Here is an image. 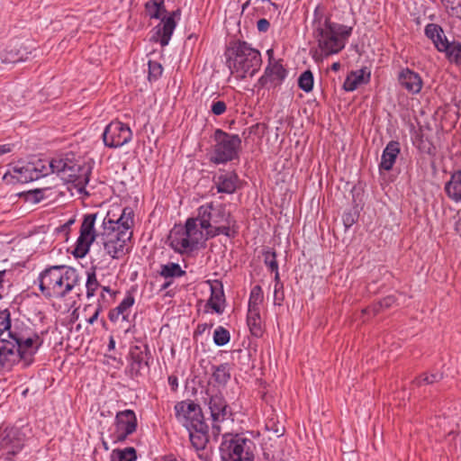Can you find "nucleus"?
<instances>
[{
    "instance_id": "nucleus-38",
    "label": "nucleus",
    "mask_w": 461,
    "mask_h": 461,
    "mask_svg": "<svg viewBox=\"0 0 461 461\" xmlns=\"http://www.w3.org/2000/svg\"><path fill=\"white\" fill-rule=\"evenodd\" d=\"M264 299L263 291L260 285H255L250 292L249 308H259Z\"/></svg>"
},
{
    "instance_id": "nucleus-20",
    "label": "nucleus",
    "mask_w": 461,
    "mask_h": 461,
    "mask_svg": "<svg viewBox=\"0 0 461 461\" xmlns=\"http://www.w3.org/2000/svg\"><path fill=\"white\" fill-rule=\"evenodd\" d=\"M369 81L370 72L366 71V68L353 70L348 74L343 84V89L347 92H353Z\"/></svg>"
},
{
    "instance_id": "nucleus-10",
    "label": "nucleus",
    "mask_w": 461,
    "mask_h": 461,
    "mask_svg": "<svg viewBox=\"0 0 461 461\" xmlns=\"http://www.w3.org/2000/svg\"><path fill=\"white\" fill-rule=\"evenodd\" d=\"M145 11L150 18L159 19L161 23L157 26V34L159 37V42L162 47L167 46L171 39L173 32L176 28V21L174 15L178 13L173 12L168 16H163L167 13L164 0H149L145 4Z\"/></svg>"
},
{
    "instance_id": "nucleus-2",
    "label": "nucleus",
    "mask_w": 461,
    "mask_h": 461,
    "mask_svg": "<svg viewBox=\"0 0 461 461\" xmlns=\"http://www.w3.org/2000/svg\"><path fill=\"white\" fill-rule=\"evenodd\" d=\"M10 329V311L0 307V366L9 370L21 361L24 366H30L41 339L36 334L25 336Z\"/></svg>"
},
{
    "instance_id": "nucleus-60",
    "label": "nucleus",
    "mask_w": 461,
    "mask_h": 461,
    "mask_svg": "<svg viewBox=\"0 0 461 461\" xmlns=\"http://www.w3.org/2000/svg\"><path fill=\"white\" fill-rule=\"evenodd\" d=\"M344 222L346 226H351L352 223L354 222V220H350L349 217L347 216L344 218Z\"/></svg>"
},
{
    "instance_id": "nucleus-35",
    "label": "nucleus",
    "mask_w": 461,
    "mask_h": 461,
    "mask_svg": "<svg viewBox=\"0 0 461 461\" xmlns=\"http://www.w3.org/2000/svg\"><path fill=\"white\" fill-rule=\"evenodd\" d=\"M265 427L267 430L272 432L276 437H281L285 432L284 425L275 415L267 419Z\"/></svg>"
},
{
    "instance_id": "nucleus-44",
    "label": "nucleus",
    "mask_w": 461,
    "mask_h": 461,
    "mask_svg": "<svg viewBox=\"0 0 461 461\" xmlns=\"http://www.w3.org/2000/svg\"><path fill=\"white\" fill-rule=\"evenodd\" d=\"M7 271L0 270V300L4 298L5 294L6 292V285H8L9 281L6 279Z\"/></svg>"
},
{
    "instance_id": "nucleus-46",
    "label": "nucleus",
    "mask_w": 461,
    "mask_h": 461,
    "mask_svg": "<svg viewBox=\"0 0 461 461\" xmlns=\"http://www.w3.org/2000/svg\"><path fill=\"white\" fill-rule=\"evenodd\" d=\"M97 285L95 275L88 273V298L93 295V292Z\"/></svg>"
},
{
    "instance_id": "nucleus-25",
    "label": "nucleus",
    "mask_w": 461,
    "mask_h": 461,
    "mask_svg": "<svg viewBox=\"0 0 461 461\" xmlns=\"http://www.w3.org/2000/svg\"><path fill=\"white\" fill-rule=\"evenodd\" d=\"M224 292L221 283L215 282L211 284V296L207 302L209 305L215 312L221 314L224 311Z\"/></svg>"
},
{
    "instance_id": "nucleus-63",
    "label": "nucleus",
    "mask_w": 461,
    "mask_h": 461,
    "mask_svg": "<svg viewBox=\"0 0 461 461\" xmlns=\"http://www.w3.org/2000/svg\"><path fill=\"white\" fill-rule=\"evenodd\" d=\"M79 190H80V192L86 194V191L85 190V186H82Z\"/></svg>"
},
{
    "instance_id": "nucleus-18",
    "label": "nucleus",
    "mask_w": 461,
    "mask_h": 461,
    "mask_svg": "<svg viewBox=\"0 0 461 461\" xmlns=\"http://www.w3.org/2000/svg\"><path fill=\"white\" fill-rule=\"evenodd\" d=\"M148 355L147 349L142 350L139 346H134L131 348L130 368L132 374L140 375L149 369Z\"/></svg>"
},
{
    "instance_id": "nucleus-16",
    "label": "nucleus",
    "mask_w": 461,
    "mask_h": 461,
    "mask_svg": "<svg viewBox=\"0 0 461 461\" xmlns=\"http://www.w3.org/2000/svg\"><path fill=\"white\" fill-rule=\"evenodd\" d=\"M399 84L411 94H419L422 88L420 76L409 68L402 69L398 76Z\"/></svg>"
},
{
    "instance_id": "nucleus-53",
    "label": "nucleus",
    "mask_w": 461,
    "mask_h": 461,
    "mask_svg": "<svg viewBox=\"0 0 461 461\" xmlns=\"http://www.w3.org/2000/svg\"><path fill=\"white\" fill-rule=\"evenodd\" d=\"M275 273V294L276 295V286L280 285V287H283V285L280 281V276H279V272H278V269L277 270H275L273 271Z\"/></svg>"
},
{
    "instance_id": "nucleus-14",
    "label": "nucleus",
    "mask_w": 461,
    "mask_h": 461,
    "mask_svg": "<svg viewBox=\"0 0 461 461\" xmlns=\"http://www.w3.org/2000/svg\"><path fill=\"white\" fill-rule=\"evenodd\" d=\"M25 434L16 427L0 426V447L7 451L8 456H14L23 447Z\"/></svg>"
},
{
    "instance_id": "nucleus-57",
    "label": "nucleus",
    "mask_w": 461,
    "mask_h": 461,
    "mask_svg": "<svg viewBox=\"0 0 461 461\" xmlns=\"http://www.w3.org/2000/svg\"><path fill=\"white\" fill-rule=\"evenodd\" d=\"M98 313H99V309L96 308L95 310V312L93 313V315L90 318H88V323H93L97 319Z\"/></svg>"
},
{
    "instance_id": "nucleus-41",
    "label": "nucleus",
    "mask_w": 461,
    "mask_h": 461,
    "mask_svg": "<svg viewBox=\"0 0 461 461\" xmlns=\"http://www.w3.org/2000/svg\"><path fill=\"white\" fill-rule=\"evenodd\" d=\"M264 262L271 272L278 269V263L276 261V254L275 251H266L264 253Z\"/></svg>"
},
{
    "instance_id": "nucleus-13",
    "label": "nucleus",
    "mask_w": 461,
    "mask_h": 461,
    "mask_svg": "<svg viewBox=\"0 0 461 461\" xmlns=\"http://www.w3.org/2000/svg\"><path fill=\"white\" fill-rule=\"evenodd\" d=\"M176 417L186 429L197 427L204 423L203 414L198 404L191 401L179 402L175 405Z\"/></svg>"
},
{
    "instance_id": "nucleus-64",
    "label": "nucleus",
    "mask_w": 461,
    "mask_h": 461,
    "mask_svg": "<svg viewBox=\"0 0 461 461\" xmlns=\"http://www.w3.org/2000/svg\"><path fill=\"white\" fill-rule=\"evenodd\" d=\"M87 181L89 182L90 181V170L88 169V178H87Z\"/></svg>"
},
{
    "instance_id": "nucleus-7",
    "label": "nucleus",
    "mask_w": 461,
    "mask_h": 461,
    "mask_svg": "<svg viewBox=\"0 0 461 461\" xmlns=\"http://www.w3.org/2000/svg\"><path fill=\"white\" fill-rule=\"evenodd\" d=\"M197 215L200 220L210 230L209 236L216 237L218 235H225L227 237H234L237 233L235 229L236 221L226 209L223 203H208L198 208Z\"/></svg>"
},
{
    "instance_id": "nucleus-47",
    "label": "nucleus",
    "mask_w": 461,
    "mask_h": 461,
    "mask_svg": "<svg viewBox=\"0 0 461 461\" xmlns=\"http://www.w3.org/2000/svg\"><path fill=\"white\" fill-rule=\"evenodd\" d=\"M395 303V298L393 295H388L384 298H383L379 302V307L380 308H390Z\"/></svg>"
},
{
    "instance_id": "nucleus-61",
    "label": "nucleus",
    "mask_w": 461,
    "mask_h": 461,
    "mask_svg": "<svg viewBox=\"0 0 461 461\" xmlns=\"http://www.w3.org/2000/svg\"><path fill=\"white\" fill-rule=\"evenodd\" d=\"M115 347V341L113 338L110 339L108 348L109 349H113Z\"/></svg>"
},
{
    "instance_id": "nucleus-62",
    "label": "nucleus",
    "mask_w": 461,
    "mask_h": 461,
    "mask_svg": "<svg viewBox=\"0 0 461 461\" xmlns=\"http://www.w3.org/2000/svg\"><path fill=\"white\" fill-rule=\"evenodd\" d=\"M170 284H171L170 282H167V283H165V284L163 285L162 288H163V289L167 288V287L170 285Z\"/></svg>"
},
{
    "instance_id": "nucleus-30",
    "label": "nucleus",
    "mask_w": 461,
    "mask_h": 461,
    "mask_svg": "<svg viewBox=\"0 0 461 461\" xmlns=\"http://www.w3.org/2000/svg\"><path fill=\"white\" fill-rule=\"evenodd\" d=\"M212 377L219 385H225L230 379V367L229 364H221L212 367Z\"/></svg>"
},
{
    "instance_id": "nucleus-51",
    "label": "nucleus",
    "mask_w": 461,
    "mask_h": 461,
    "mask_svg": "<svg viewBox=\"0 0 461 461\" xmlns=\"http://www.w3.org/2000/svg\"><path fill=\"white\" fill-rule=\"evenodd\" d=\"M14 147V144H10V143L0 145V156L11 152L13 150Z\"/></svg>"
},
{
    "instance_id": "nucleus-12",
    "label": "nucleus",
    "mask_w": 461,
    "mask_h": 461,
    "mask_svg": "<svg viewBox=\"0 0 461 461\" xmlns=\"http://www.w3.org/2000/svg\"><path fill=\"white\" fill-rule=\"evenodd\" d=\"M102 136L105 146L118 148L131 140L132 132L127 124L114 121L105 127Z\"/></svg>"
},
{
    "instance_id": "nucleus-37",
    "label": "nucleus",
    "mask_w": 461,
    "mask_h": 461,
    "mask_svg": "<svg viewBox=\"0 0 461 461\" xmlns=\"http://www.w3.org/2000/svg\"><path fill=\"white\" fill-rule=\"evenodd\" d=\"M299 87L306 93L312 90L313 87V75L310 70H306L301 74L298 79Z\"/></svg>"
},
{
    "instance_id": "nucleus-48",
    "label": "nucleus",
    "mask_w": 461,
    "mask_h": 461,
    "mask_svg": "<svg viewBox=\"0 0 461 461\" xmlns=\"http://www.w3.org/2000/svg\"><path fill=\"white\" fill-rule=\"evenodd\" d=\"M269 22L265 18L259 19L257 23V28L261 32H266L269 29Z\"/></svg>"
},
{
    "instance_id": "nucleus-1",
    "label": "nucleus",
    "mask_w": 461,
    "mask_h": 461,
    "mask_svg": "<svg viewBox=\"0 0 461 461\" xmlns=\"http://www.w3.org/2000/svg\"><path fill=\"white\" fill-rule=\"evenodd\" d=\"M115 216L107 211L104 203L91 206L88 211V249L95 240H100L112 258H118L124 254L126 243L132 236L133 211L126 207L118 218Z\"/></svg>"
},
{
    "instance_id": "nucleus-36",
    "label": "nucleus",
    "mask_w": 461,
    "mask_h": 461,
    "mask_svg": "<svg viewBox=\"0 0 461 461\" xmlns=\"http://www.w3.org/2000/svg\"><path fill=\"white\" fill-rule=\"evenodd\" d=\"M50 159H37L33 163H30L35 170V173L39 175V178L42 176H46L51 174Z\"/></svg>"
},
{
    "instance_id": "nucleus-43",
    "label": "nucleus",
    "mask_w": 461,
    "mask_h": 461,
    "mask_svg": "<svg viewBox=\"0 0 461 461\" xmlns=\"http://www.w3.org/2000/svg\"><path fill=\"white\" fill-rule=\"evenodd\" d=\"M227 106L225 102L218 100L213 101L211 105V111L214 115H221L226 112Z\"/></svg>"
},
{
    "instance_id": "nucleus-39",
    "label": "nucleus",
    "mask_w": 461,
    "mask_h": 461,
    "mask_svg": "<svg viewBox=\"0 0 461 461\" xmlns=\"http://www.w3.org/2000/svg\"><path fill=\"white\" fill-rule=\"evenodd\" d=\"M230 339V332L223 327H218L213 332V341L217 346L226 345Z\"/></svg>"
},
{
    "instance_id": "nucleus-17",
    "label": "nucleus",
    "mask_w": 461,
    "mask_h": 461,
    "mask_svg": "<svg viewBox=\"0 0 461 461\" xmlns=\"http://www.w3.org/2000/svg\"><path fill=\"white\" fill-rule=\"evenodd\" d=\"M51 174H57L62 178L72 177L76 173V163L68 157L59 156L50 160Z\"/></svg>"
},
{
    "instance_id": "nucleus-4",
    "label": "nucleus",
    "mask_w": 461,
    "mask_h": 461,
    "mask_svg": "<svg viewBox=\"0 0 461 461\" xmlns=\"http://www.w3.org/2000/svg\"><path fill=\"white\" fill-rule=\"evenodd\" d=\"M38 282L45 298L62 299L78 285L79 276L73 267L52 266L40 274Z\"/></svg>"
},
{
    "instance_id": "nucleus-56",
    "label": "nucleus",
    "mask_w": 461,
    "mask_h": 461,
    "mask_svg": "<svg viewBox=\"0 0 461 461\" xmlns=\"http://www.w3.org/2000/svg\"><path fill=\"white\" fill-rule=\"evenodd\" d=\"M116 313V308L110 312L109 317L112 321H115L119 319L120 315H117Z\"/></svg>"
},
{
    "instance_id": "nucleus-45",
    "label": "nucleus",
    "mask_w": 461,
    "mask_h": 461,
    "mask_svg": "<svg viewBox=\"0 0 461 461\" xmlns=\"http://www.w3.org/2000/svg\"><path fill=\"white\" fill-rule=\"evenodd\" d=\"M27 199L33 203H39L43 199L42 190L35 189L28 194Z\"/></svg>"
},
{
    "instance_id": "nucleus-23",
    "label": "nucleus",
    "mask_w": 461,
    "mask_h": 461,
    "mask_svg": "<svg viewBox=\"0 0 461 461\" xmlns=\"http://www.w3.org/2000/svg\"><path fill=\"white\" fill-rule=\"evenodd\" d=\"M286 77V70L283 65L278 61L269 62V65L265 70L264 76L259 79L262 85L267 84L268 81L274 85L280 84Z\"/></svg>"
},
{
    "instance_id": "nucleus-40",
    "label": "nucleus",
    "mask_w": 461,
    "mask_h": 461,
    "mask_svg": "<svg viewBox=\"0 0 461 461\" xmlns=\"http://www.w3.org/2000/svg\"><path fill=\"white\" fill-rule=\"evenodd\" d=\"M442 379V374L432 373V374H422L420 376L416 378L415 383L417 385L431 384L437 383Z\"/></svg>"
},
{
    "instance_id": "nucleus-58",
    "label": "nucleus",
    "mask_w": 461,
    "mask_h": 461,
    "mask_svg": "<svg viewBox=\"0 0 461 461\" xmlns=\"http://www.w3.org/2000/svg\"><path fill=\"white\" fill-rule=\"evenodd\" d=\"M198 456L203 461H212V458L207 454H198Z\"/></svg>"
},
{
    "instance_id": "nucleus-59",
    "label": "nucleus",
    "mask_w": 461,
    "mask_h": 461,
    "mask_svg": "<svg viewBox=\"0 0 461 461\" xmlns=\"http://www.w3.org/2000/svg\"><path fill=\"white\" fill-rule=\"evenodd\" d=\"M340 68V63L339 62H335L331 65V69L333 71H339Z\"/></svg>"
},
{
    "instance_id": "nucleus-26",
    "label": "nucleus",
    "mask_w": 461,
    "mask_h": 461,
    "mask_svg": "<svg viewBox=\"0 0 461 461\" xmlns=\"http://www.w3.org/2000/svg\"><path fill=\"white\" fill-rule=\"evenodd\" d=\"M76 258H83L86 255V214L83 215L80 227V235L71 250Z\"/></svg>"
},
{
    "instance_id": "nucleus-29",
    "label": "nucleus",
    "mask_w": 461,
    "mask_h": 461,
    "mask_svg": "<svg viewBox=\"0 0 461 461\" xmlns=\"http://www.w3.org/2000/svg\"><path fill=\"white\" fill-rule=\"evenodd\" d=\"M34 167L28 163L21 167L14 169V178L20 183H28L39 179V175L35 173Z\"/></svg>"
},
{
    "instance_id": "nucleus-5",
    "label": "nucleus",
    "mask_w": 461,
    "mask_h": 461,
    "mask_svg": "<svg viewBox=\"0 0 461 461\" xmlns=\"http://www.w3.org/2000/svg\"><path fill=\"white\" fill-rule=\"evenodd\" d=\"M226 63L232 75L238 78L253 77L262 65L260 52L246 41H236L226 50Z\"/></svg>"
},
{
    "instance_id": "nucleus-28",
    "label": "nucleus",
    "mask_w": 461,
    "mask_h": 461,
    "mask_svg": "<svg viewBox=\"0 0 461 461\" xmlns=\"http://www.w3.org/2000/svg\"><path fill=\"white\" fill-rule=\"evenodd\" d=\"M425 34L433 41L438 50L447 48L445 42H447V40L444 36L442 29L438 25L434 23L428 24L425 27Z\"/></svg>"
},
{
    "instance_id": "nucleus-11",
    "label": "nucleus",
    "mask_w": 461,
    "mask_h": 461,
    "mask_svg": "<svg viewBox=\"0 0 461 461\" xmlns=\"http://www.w3.org/2000/svg\"><path fill=\"white\" fill-rule=\"evenodd\" d=\"M209 409L213 421L212 430L214 433H221L223 430L224 423L233 422L231 411L221 393L209 394Z\"/></svg>"
},
{
    "instance_id": "nucleus-21",
    "label": "nucleus",
    "mask_w": 461,
    "mask_h": 461,
    "mask_svg": "<svg viewBox=\"0 0 461 461\" xmlns=\"http://www.w3.org/2000/svg\"><path fill=\"white\" fill-rule=\"evenodd\" d=\"M400 151L401 148L398 141H389L383 150L379 169L390 171L393 168Z\"/></svg>"
},
{
    "instance_id": "nucleus-50",
    "label": "nucleus",
    "mask_w": 461,
    "mask_h": 461,
    "mask_svg": "<svg viewBox=\"0 0 461 461\" xmlns=\"http://www.w3.org/2000/svg\"><path fill=\"white\" fill-rule=\"evenodd\" d=\"M441 2L451 10L454 6H461V0H441Z\"/></svg>"
},
{
    "instance_id": "nucleus-22",
    "label": "nucleus",
    "mask_w": 461,
    "mask_h": 461,
    "mask_svg": "<svg viewBox=\"0 0 461 461\" xmlns=\"http://www.w3.org/2000/svg\"><path fill=\"white\" fill-rule=\"evenodd\" d=\"M444 192L450 201L461 203V170L451 174L449 180L445 183Z\"/></svg>"
},
{
    "instance_id": "nucleus-32",
    "label": "nucleus",
    "mask_w": 461,
    "mask_h": 461,
    "mask_svg": "<svg viewBox=\"0 0 461 461\" xmlns=\"http://www.w3.org/2000/svg\"><path fill=\"white\" fill-rule=\"evenodd\" d=\"M136 457V450L131 447L113 449L111 454V461H134Z\"/></svg>"
},
{
    "instance_id": "nucleus-24",
    "label": "nucleus",
    "mask_w": 461,
    "mask_h": 461,
    "mask_svg": "<svg viewBox=\"0 0 461 461\" xmlns=\"http://www.w3.org/2000/svg\"><path fill=\"white\" fill-rule=\"evenodd\" d=\"M207 425L205 423L198 424L197 427L187 429L192 446L197 451L204 450L208 443Z\"/></svg>"
},
{
    "instance_id": "nucleus-49",
    "label": "nucleus",
    "mask_w": 461,
    "mask_h": 461,
    "mask_svg": "<svg viewBox=\"0 0 461 461\" xmlns=\"http://www.w3.org/2000/svg\"><path fill=\"white\" fill-rule=\"evenodd\" d=\"M75 222V220L74 219H70L68 220L65 224H63L62 226L57 228V231L58 232H64L65 235L67 236L68 235V229L69 227Z\"/></svg>"
},
{
    "instance_id": "nucleus-3",
    "label": "nucleus",
    "mask_w": 461,
    "mask_h": 461,
    "mask_svg": "<svg viewBox=\"0 0 461 461\" xmlns=\"http://www.w3.org/2000/svg\"><path fill=\"white\" fill-rule=\"evenodd\" d=\"M351 26L333 23L329 17H320L313 22V35L318 43L315 59L339 53L352 34Z\"/></svg>"
},
{
    "instance_id": "nucleus-27",
    "label": "nucleus",
    "mask_w": 461,
    "mask_h": 461,
    "mask_svg": "<svg viewBox=\"0 0 461 461\" xmlns=\"http://www.w3.org/2000/svg\"><path fill=\"white\" fill-rule=\"evenodd\" d=\"M247 323L253 336L260 337L263 334L260 308H249Z\"/></svg>"
},
{
    "instance_id": "nucleus-34",
    "label": "nucleus",
    "mask_w": 461,
    "mask_h": 461,
    "mask_svg": "<svg viewBox=\"0 0 461 461\" xmlns=\"http://www.w3.org/2000/svg\"><path fill=\"white\" fill-rule=\"evenodd\" d=\"M135 299L131 294H128L121 303L116 307V314L122 315L123 321L129 320L130 310L134 304Z\"/></svg>"
},
{
    "instance_id": "nucleus-33",
    "label": "nucleus",
    "mask_w": 461,
    "mask_h": 461,
    "mask_svg": "<svg viewBox=\"0 0 461 461\" xmlns=\"http://www.w3.org/2000/svg\"><path fill=\"white\" fill-rule=\"evenodd\" d=\"M446 49H440L439 51H445L448 59L451 62H455L456 64L461 63V43L458 42H445Z\"/></svg>"
},
{
    "instance_id": "nucleus-31",
    "label": "nucleus",
    "mask_w": 461,
    "mask_h": 461,
    "mask_svg": "<svg viewBox=\"0 0 461 461\" xmlns=\"http://www.w3.org/2000/svg\"><path fill=\"white\" fill-rule=\"evenodd\" d=\"M160 276L164 278H173V277H181L185 275V271H184L180 265L177 263H167L161 266V270L159 272Z\"/></svg>"
},
{
    "instance_id": "nucleus-54",
    "label": "nucleus",
    "mask_w": 461,
    "mask_h": 461,
    "mask_svg": "<svg viewBox=\"0 0 461 461\" xmlns=\"http://www.w3.org/2000/svg\"><path fill=\"white\" fill-rule=\"evenodd\" d=\"M454 229L456 234L461 238V218L456 220Z\"/></svg>"
},
{
    "instance_id": "nucleus-8",
    "label": "nucleus",
    "mask_w": 461,
    "mask_h": 461,
    "mask_svg": "<svg viewBox=\"0 0 461 461\" xmlns=\"http://www.w3.org/2000/svg\"><path fill=\"white\" fill-rule=\"evenodd\" d=\"M212 140L214 144L209 158L212 163L226 164L239 158L241 147V139L239 135L216 129Z\"/></svg>"
},
{
    "instance_id": "nucleus-55",
    "label": "nucleus",
    "mask_w": 461,
    "mask_h": 461,
    "mask_svg": "<svg viewBox=\"0 0 461 461\" xmlns=\"http://www.w3.org/2000/svg\"><path fill=\"white\" fill-rule=\"evenodd\" d=\"M23 60H24V59L23 58V56H19V54H18V53H16L14 56H13V57L8 60V62L16 63V62L23 61Z\"/></svg>"
},
{
    "instance_id": "nucleus-42",
    "label": "nucleus",
    "mask_w": 461,
    "mask_h": 461,
    "mask_svg": "<svg viewBox=\"0 0 461 461\" xmlns=\"http://www.w3.org/2000/svg\"><path fill=\"white\" fill-rule=\"evenodd\" d=\"M163 71L162 66L156 61H149V79L158 78Z\"/></svg>"
},
{
    "instance_id": "nucleus-19",
    "label": "nucleus",
    "mask_w": 461,
    "mask_h": 461,
    "mask_svg": "<svg viewBox=\"0 0 461 461\" xmlns=\"http://www.w3.org/2000/svg\"><path fill=\"white\" fill-rule=\"evenodd\" d=\"M239 176L235 172H221L214 176V184L219 193L232 194L236 191Z\"/></svg>"
},
{
    "instance_id": "nucleus-15",
    "label": "nucleus",
    "mask_w": 461,
    "mask_h": 461,
    "mask_svg": "<svg viewBox=\"0 0 461 461\" xmlns=\"http://www.w3.org/2000/svg\"><path fill=\"white\" fill-rule=\"evenodd\" d=\"M137 418L133 411L125 410L119 411L115 418V431L113 441H124L127 437L136 431Z\"/></svg>"
},
{
    "instance_id": "nucleus-9",
    "label": "nucleus",
    "mask_w": 461,
    "mask_h": 461,
    "mask_svg": "<svg viewBox=\"0 0 461 461\" xmlns=\"http://www.w3.org/2000/svg\"><path fill=\"white\" fill-rule=\"evenodd\" d=\"M254 443L239 434L224 432L220 445L221 461H253Z\"/></svg>"
},
{
    "instance_id": "nucleus-6",
    "label": "nucleus",
    "mask_w": 461,
    "mask_h": 461,
    "mask_svg": "<svg viewBox=\"0 0 461 461\" xmlns=\"http://www.w3.org/2000/svg\"><path fill=\"white\" fill-rule=\"evenodd\" d=\"M209 232L210 230H207V226L197 215L187 219L185 227H175L171 230L168 243L176 252L188 253L194 250L198 244L211 239Z\"/></svg>"
},
{
    "instance_id": "nucleus-52",
    "label": "nucleus",
    "mask_w": 461,
    "mask_h": 461,
    "mask_svg": "<svg viewBox=\"0 0 461 461\" xmlns=\"http://www.w3.org/2000/svg\"><path fill=\"white\" fill-rule=\"evenodd\" d=\"M168 384L172 389V391H176L178 387V380L175 375L168 376Z\"/></svg>"
}]
</instances>
